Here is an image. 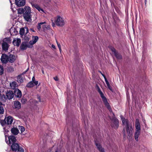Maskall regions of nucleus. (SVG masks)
<instances>
[{
  "mask_svg": "<svg viewBox=\"0 0 152 152\" xmlns=\"http://www.w3.org/2000/svg\"><path fill=\"white\" fill-rule=\"evenodd\" d=\"M25 29L24 28H21L20 31L19 33L20 35L23 36L24 35Z\"/></svg>",
  "mask_w": 152,
  "mask_h": 152,
  "instance_id": "obj_32",
  "label": "nucleus"
},
{
  "mask_svg": "<svg viewBox=\"0 0 152 152\" xmlns=\"http://www.w3.org/2000/svg\"><path fill=\"white\" fill-rule=\"evenodd\" d=\"M109 110V111H110V109H110V108H109V109H108Z\"/></svg>",
  "mask_w": 152,
  "mask_h": 152,
  "instance_id": "obj_61",
  "label": "nucleus"
},
{
  "mask_svg": "<svg viewBox=\"0 0 152 152\" xmlns=\"http://www.w3.org/2000/svg\"><path fill=\"white\" fill-rule=\"evenodd\" d=\"M18 129L21 131V133H23L25 130L24 127L22 126H19L18 127Z\"/></svg>",
  "mask_w": 152,
  "mask_h": 152,
  "instance_id": "obj_34",
  "label": "nucleus"
},
{
  "mask_svg": "<svg viewBox=\"0 0 152 152\" xmlns=\"http://www.w3.org/2000/svg\"><path fill=\"white\" fill-rule=\"evenodd\" d=\"M5 95L3 94L1 97V99L3 102H5L7 99L10 100L14 96L13 92L11 90H7L5 91Z\"/></svg>",
  "mask_w": 152,
  "mask_h": 152,
  "instance_id": "obj_1",
  "label": "nucleus"
},
{
  "mask_svg": "<svg viewBox=\"0 0 152 152\" xmlns=\"http://www.w3.org/2000/svg\"><path fill=\"white\" fill-rule=\"evenodd\" d=\"M1 125L3 126H4L5 125H7V124H5L3 122V121H1Z\"/></svg>",
  "mask_w": 152,
  "mask_h": 152,
  "instance_id": "obj_46",
  "label": "nucleus"
},
{
  "mask_svg": "<svg viewBox=\"0 0 152 152\" xmlns=\"http://www.w3.org/2000/svg\"><path fill=\"white\" fill-rule=\"evenodd\" d=\"M38 99H39V101H40V97H38Z\"/></svg>",
  "mask_w": 152,
  "mask_h": 152,
  "instance_id": "obj_60",
  "label": "nucleus"
},
{
  "mask_svg": "<svg viewBox=\"0 0 152 152\" xmlns=\"http://www.w3.org/2000/svg\"><path fill=\"white\" fill-rule=\"evenodd\" d=\"M14 107L18 109H20L21 107L20 103L18 101H15L14 103Z\"/></svg>",
  "mask_w": 152,
  "mask_h": 152,
  "instance_id": "obj_18",
  "label": "nucleus"
},
{
  "mask_svg": "<svg viewBox=\"0 0 152 152\" xmlns=\"http://www.w3.org/2000/svg\"><path fill=\"white\" fill-rule=\"evenodd\" d=\"M104 78L105 80V81L107 85L109 84V83L108 81L107 80V79L106 76L104 77Z\"/></svg>",
  "mask_w": 152,
  "mask_h": 152,
  "instance_id": "obj_44",
  "label": "nucleus"
},
{
  "mask_svg": "<svg viewBox=\"0 0 152 152\" xmlns=\"http://www.w3.org/2000/svg\"><path fill=\"white\" fill-rule=\"evenodd\" d=\"M123 134H125V131L124 128V129L123 131Z\"/></svg>",
  "mask_w": 152,
  "mask_h": 152,
  "instance_id": "obj_54",
  "label": "nucleus"
},
{
  "mask_svg": "<svg viewBox=\"0 0 152 152\" xmlns=\"http://www.w3.org/2000/svg\"><path fill=\"white\" fill-rule=\"evenodd\" d=\"M8 137L9 143L11 144V143H12V144L13 143H15L16 139L15 136L13 135H10V136Z\"/></svg>",
  "mask_w": 152,
  "mask_h": 152,
  "instance_id": "obj_15",
  "label": "nucleus"
},
{
  "mask_svg": "<svg viewBox=\"0 0 152 152\" xmlns=\"http://www.w3.org/2000/svg\"><path fill=\"white\" fill-rule=\"evenodd\" d=\"M11 132L12 134L16 135L18 134L19 131L17 128L14 127L11 129Z\"/></svg>",
  "mask_w": 152,
  "mask_h": 152,
  "instance_id": "obj_17",
  "label": "nucleus"
},
{
  "mask_svg": "<svg viewBox=\"0 0 152 152\" xmlns=\"http://www.w3.org/2000/svg\"><path fill=\"white\" fill-rule=\"evenodd\" d=\"M33 83L34 86H37L38 84V82L37 81H35L33 82Z\"/></svg>",
  "mask_w": 152,
  "mask_h": 152,
  "instance_id": "obj_42",
  "label": "nucleus"
},
{
  "mask_svg": "<svg viewBox=\"0 0 152 152\" xmlns=\"http://www.w3.org/2000/svg\"><path fill=\"white\" fill-rule=\"evenodd\" d=\"M2 105V102H0V114H2L4 113V108L1 105Z\"/></svg>",
  "mask_w": 152,
  "mask_h": 152,
  "instance_id": "obj_29",
  "label": "nucleus"
},
{
  "mask_svg": "<svg viewBox=\"0 0 152 152\" xmlns=\"http://www.w3.org/2000/svg\"><path fill=\"white\" fill-rule=\"evenodd\" d=\"M56 43H57V45H58V44H59V43H58V42H57V40H56Z\"/></svg>",
  "mask_w": 152,
  "mask_h": 152,
  "instance_id": "obj_58",
  "label": "nucleus"
},
{
  "mask_svg": "<svg viewBox=\"0 0 152 152\" xmlns=\"http://www.w3.org/2000/svg\"><path fill=\"white\" fill-rule=\"evenodd\" d=\"M42 27L44 31L45 32L48 30L50 29V27L49 26H47L46 25H43L42 26Z\"/></svg>",
  "mask_w": 152,
  "mask_h": 152,
  "instance_id": "obj_30",
  "label": "nucleus"
},
{
  "mask_svg": "<svg viewBox=\"0 0 152 152\" xmlns=\"http://www.w3.org/2000/svg\"><path fill=\"white\" fill-rule=\"evenodd\" d=\"M51 46H52V48H53L54 49H56L55 46L54 45H52Z\"/></svg>",
  "mask_w": 152,
  "mask_h": 152,
  "instance_id": "obj_52",
  "label": "nucleus"
},
{
  "mask_svg": "<svg viewBox=\"0 0 152 152\" xmlns=\"http://www.w3.org/2000/svg\"><path fill=\"white\" fill-rule=\"evenodd\" d=\"M57 45H58V46L59 49L60 51L61 52V46L60 44H58Z\"/></svg>",
  "mask_w": 152,
  "mask_h": 152,
  "instance_id": "obj_47",
  "label": "nucleus"
},
{
  "mask_svg": "<svg viewBox=\"0 0 152 152\" xmlns=\"http://www.w3.org/2000/svg\"><path fill=\"white\" fill-rule=\"evenodd\" d=\"M46 23V22H41L38 23L37 26V28L39 31H40L41 28V25Z\"/></svg>",
  "mask_w": 152,
  "mask_h": 152,
  "instance_id": "obj_26",
  "label": "nucleus"
},
{
  "mask_svg": "<svg viewBox=\"0 0 152 152\" xmlns=\"http://www.w3.org/2000/svg\"><path fill=\"white\" fill-rule=\"evenodd\" d=\"M107 86L108 87V88L111 91H112V89L109 83L108 84H107Z\"/></svg>",
  "mask_w": 152,
  "mask_h": 152,
  "instance_id": "obj_40",
  "label": "nucleus"
},
{
  "mask_svg": "<svg viewBox=\"0 0 152 152\" xmlns=\"http://www.w3.org/2000/svg\"><path fill=\"white\" fill-rule=\"evenodd\" d=\"M1 61L3 63H7L9 61V56L5 54H3L1 57Z\"/></svg>",
  "mask_w": 152,
  "mask_h": 152,
  "instance_id": "obj_10",
  "label": "nucleus"
},
{
  "mask_svg": "<svg viewBox=\"0 0 152 152\" xmlns=\"http://www.w3.org/2000/svg\"><path fill=\"white\" fill-rule=\"evenodd\" d=\"M96 145L97 146V148L99 151H100L102 149H103L104 148H102L101 145L99 143H96Z\"/></svg>",
  "mask_w": 152,
  "mask_h": 152,
  "instance_id": "obj_31",
  "label": "nucleus"
},
{
  "mask_svg": "<svg viewBox=\"0 0 152 152\" xmlns=\"http://www.w3.org/2000/svg\"><path fill=\"white\" fill-rule=\"evenodd\" d=\"M140 134V132L136 131L134 134V137L136 141H138V137Z\"/></svg>",
  "mask_w": 152,
  "mask_h": 152,
  "instance_id": "obj_24",
  "label": "nucleus"
},
{
  "mask_svg": "<svg viewBox=\"0 0 152 152\" xmlns=\"http://www.w3.org/2000/svg\"><path fill=\"white\" fill-rule=\"evenodd\" d=\"M110 49L111 51H112V52L114 54H115V53H116L117 52L116 50L113 47H111Z\"/></svg>",
  "mask_w": 152,
  "mask_h": 152,
  "instance_id": "obj_39",
  "label": "nucleus"
},
{
  "mask_svg": "<svg viewBox=\"0 0 152 152\" xmlns=\"http://www.w3.org/2000/svg\"><path fill=\"white\" fill-rule=\"evenodd\" d=\"M42 73H43V74H44V71L43 70H42Z\"/></svg>",
  "mask_w": 152,
  "mask_h": 152,
  "instance_id": "obj_59",
  "label": "nucleus"
},
{
  "mask_svg": "<svg viewBox=\"0 0 152 152\" xmlns=\"http://www.w3.org/2000/svg\"><path fill=\"white\" fill-rule=\"evenodd\" d=\"M30 46L28 45V42H23L20 46V49L22 50H26L27 48H30Z\"/></svg>",
  "mask_w": 152,
  "mask_h": 152,
  "instance_id": "obj_13",
  "label": "nucleus"
},
{
  "mask_svg": "<svg viewBox=\"0 0 152 152\" xmlns=\"http://www.w3.org/2000/svg\"><path fill=\"white\" fill-rule=\"evenodd\" d=\"M19 12L20 14L23 13L26 14L31 13V8L29 7L26 6L24 9H22L21 10L19 11Z\"/></svg>",
  "mask_w": 152,
  "mask_h": 152,
  "instance_id": "obj_8",
  "label": "nucleus"
},
{
  "mask_svg": "<svg viewBox=\"0 0 152 152\" xmlns=\"http://www.w3.org/2000/svg\"><path fill=\"white\" fill-rule=\"evenodd\" d=\"M123 134V137L124 138L126 137V135L125 134Z\"/></svg>",
  "mask_w": 152,
  "mask_h": 152,
  "instance_id": "obj_55",
  "label": "nucleus"
},
{
  "mask_svg": "<svg viewBox=\"0 0 152 152\" xmlns=\"http://www.w3.org/2000/svg\"><path fill=\"white\" fill-rule=\"evenodd\" d=\"M13 120L12 117L11 116H9L7 118H5L4 120L3 121V122L8 125L11 124L13 122Z\"/></svg>",
  "mask_w": 152,
  "mask_h": 152,
  "instance_id": "obj_9",
  "label": "nucleus"
},
{
  "mask_svg": "<svg viewBox=\"0 0 152 152\" xmlns=\"http://www.w3.org/2000/svg\"><path fill=\"white\" fill-rule=\"evenodd\" d=\"M4 73V69L3 67L0 66V75Z\"/></svg>",
  "mask_w": 152,
  "mask_h": 152,
  "instance_id": "obj_38",
  "label": "nucleus"
},
{
  "mask_svg": "<svg viewBox=\"0 0 152 152\" xmlns=\"http://www.w3.org/2000/svg\"><path fill=\"white\" fill-rule=\"evenodd\" d=\"M104 78L105 80V81L107 85L109 84V83L108 81L107 80V79L106 76L104 77Z\"/></svg>",
  "mask_w": 152,
  "mask_h": 152,
  "instance_id": "obj_43",
  "label": "nucleus"
},
{
  "mask_svg": "<svg viewBox=\"0 0 152 152\" xmlns=\"http://www.w3.org/2000/svg\"><path fill=\"white\" fill-rule=\"evenodd\" d=\"M16 4L18 7L23 6L25 4L24 0H15Z\"/></svg>",
  "mask_w": 152,
  "mask_h": 152,
  "instance_id": "obj_12",
  "label": "nucleus"
},
{
  "mask_svg": "<svg viewBox=\"0 0 152 152\" xmlns=\"http://www.w3.org/2000/svg\"><path fill=\"white\" fill-rule=\"evenodd\" d=\"M2 49L5 51H7L8 50L9 45L8 44L5 42H3L2 44Z\"/></svg>",
  "mask_w": 152,
  "mask_h": 152,
  "instance_id": "obj_19",
  "label": "nucleus"
},
{
  "mask_svg": "<svg viewBox=\"0 0 152 152\" xmlns=\"http://www.w3.org/2000/svg\"><path fill=\"white\" fill-rule=\"evenodd\" d=\"M125 128L128 134V138L130 139L132 136V131L133 130L132 126L131 125Z\"/></svg>",
  "mask_w": 152,
  "mask_h": 152,
  "instance_id": "obj_7",
  "label": "nucleus"
},
{
  "mask_svg": "<svg viewBox=\"0 0 152 152\" xmlns=\"http://www.w3.org/2000/svg\"><path fill=\"white\" fill-rule=\"evenodd\" d=\"M32 6L33 7H34L37 9L39 12L41 11L44 12L43 10L42 9L40 6L37 4H32Z\"/></svg>",
  "mask_w": 152,
  "mask_h": 152,
  "instance_id": "obj_23",
  "label": "nucleus"
},
{
  "mask_svg": "<svg viewBox=\"0 0 152 152\" xmlns=\"http://www.w3.org/2000/svg\"><path fill=\"white\" fill-rule=\"evenodd\" d=\"M14 96L15 95L16 97L20 98L22 96L21 91L18 88L15 89L14 92Z\"/></svg>",
  "mask_w": 152,
  "mask_h": 152,
  "instance_id": "obj_11",
  "label": "nucleus"
},
{
  "mask_svg": "<svg viewBox=\"0 0 152 152\" xmlns=\"http://www.w3.org/2000/svg\"><path fill=\"white\" fill-rule=\"evenodd\" d=\"M30 31L33 32H35V31L34 30V28H31L30 29Z\"/></svg>",
  "mask_w": 152,
  "mask_h": 152,
  "instance_id": "obj_49",
  "label": "nucleus"
},
{
  "mask_svg": "<svg viewBox=\"0 0 152 152\" xmlns=\"http://www.w3.org/2000/svg\"><path fill=\"white\" fill-rule=\"evenodd\" d=\"M54 80L56 81L58 80V78L57 76H56L53 78Z\"/></svg>",
  "mask_w": 152,
  "mask_h": 152,
  "instance_id": "obj_48",
  "label": "nucleus"
},
{
  "mask_svg": "<svg viewBox=\"0 0 152 152\" xmlns=\"http://www.w3.org/2000/svg\"><path fill=\"white\" fill-rule=\"evenodd\" d=\"M26 28V29L27 33L28 31V29L27 28Z\"/></svg>",
  "mask_w": 152,
  "mask_h": 152,
  "instance_id": "obj_57",
  "label": "nucleus"
},
{
  "mask_svg": "<svg viewBox=\"0 0 152 152\" xmlns=\"http://www.w3.org/2000/svg\"><path fill=\"white\" fill-rule=\"evenodd\" d=\"M21 75H19L17 78V81L19 83H22L23 82V78L22 77Z\"/></svg>",
  "mask_w": 152,
  "mask_h": 152,
  "instance_id": "obj_25",
  "label": "nucleus"
},
{
  "mask_svg": "<svg viewBox=\"0 0 152 152\" xmlns=\"http://www.w3.org/2000/svg\"><path fill=\"white\" fill-rule=\"evenodd\" d=\"M34 86L32 81H30L28 83L26 86V87L28 88H31L33 87Z\"/></svg>",
  "mask_w": 152,
  "mask_h": 152,
  "instance_id": "obj_27",
  "label": "nucleus"
},
{
  "mask_svg": "<svg viewBox=\"0 0 152 152\" xmlns=\"http://www.w3.org/2000/svg\"><path fill=\"white\" fill-rule=\"evenodd\" d=\"M23 16L25 20L28 22H30L31 20V13L28 14H23Z\"/></svg>",
  "mask_w": 152,
  "mask_h": 152,
  "instance_id": "obj_14",
  "label": "nucleus"
},
{
  "mask_svg": "<svg viewBox=\"0 0 152 152\" xmlns=\"http://www.w3.org/2000/svg\"><path fill=\"white\" fill-rule=\"evenodd\" d=\"M38 37L36 36L34 37V38H33V41L34 42V43H35L38 41Z\"/></svg>",
  "mask_w": 152,
  "mask_h": 152,
  "instance_id": "obj_36",
  "label": "nucleus"
},
{
  "mask_svg": "<svg viewBox=\"0 0 152 152\" xmlns=\"http://www.w3.org/2000/svg\"><path fill=\"white\" fill-rule=\"evenodd\" d=\"M119 122L118 119L115 118H114L112 120V123L111 124V126L115 129H117L119 126Z\"/></svg>",
  "mask_w": 152,
  "mask_h": 152,
  "instance_id": "obj_6",
  "label": "nucleus"
},
{
  "mask_svg": "<svg viewBox=\"0 0 152 152\" xmlns=\"http://www.w3.org/2000/svg\"><path fill=\"white\" fill-rule=\"evenodd\" d=\"M13 30V32H14V34H13V33H12V31L13 30V29H10V33L11 34V35H14L16 34L18 32L17 31L16 29L14 28Z\"/></svg>",
  "mask_w": 152,
  "mask_h": 152,
  "instance_id": "obj_33",
  "label": "nucleus"
},
{
  "mask_svg": "<svg viewBox=\"0 0 152 152\" xmlns=\"http://www.w3.org/2000/svg\"><path fill=\"white\" fill-rule=\"evenodd\" d=\"M120 117L122 121L123 125L125 126V128L132 125L129 122L128 120L125 118L122 115H121Z\"/></svg>",
  "mask_w": 152,
  "mask_h": 152,
  "instance_id": "obj_5",
  "label": "nucleus"
},
{
  "mask_svg": "<svg viewBox=\"0 0 152 152\" xmlns=\"http://www.w3.org/2000/svg\"><path fill=\"white\" fill-rule=\"evenodd\" d=\"M4 135L5 137V138H6V137L8 135H7L6 134L8 132H9L8 130L6 129L5 127H4Z\"/></svg>",
  "mask_w": 152,
  "mask_h": 152,
  "instance_id": "obj_35",
  "label": "nucleus"
},
{
  "mask_svg": "<svg viewBox=\"0 0 152 152\" xmlns=\"http://www.w3.org/2000/svg\"><path fill=\"white\" fill-rule=\"evenodd\" d=\"M35 78L34 76H33L32 78V81H32L33 82L34 81H35Z\"/></svg>",
  "mask_w": 152,
  "mask_h": 152,
  "instance_id": "obj_50",
  "label": "nucleus"
},
{
  "mask_svg": "<svg viewBox=\"0 0 152 152\" xmlns=\"http://www.w3.org/2000/svg\"><path fill=\"white\" fill-rule=\"evenodd\" d=\"M8 70L10 72H11L14 71V69L12 67H10L8 68Z\"/></svg>",
  "mask_w": 152,
  "mask_h": 152,
  "instance_id": "obj_41",
  "label": "nucleus"
},
{
  "mask_svg": "<svg viewBox=\"0 0 152 152\" xmlns=\"http://www.w3.org/2000/svg\"><path fill=\"white\" fill-rule=\"evenodd\" d=\"M21 42V40L19 39H17L16 40H14L13 42V43L15 46H18Z\"/></svg>",
  "mask_w": 152,
  "mask_h": 152,
  "instance_id": "obj_22",
  "label": "nucleus"
},
{
  "mask_svg": "<svg viewBox=\"0 0 152 152\" xmlns=\"http://www.w3.org/2000/svg\"><path fill=\"white\" fill-rule=\"evenodd\" d=\"M114 54L117 59H122V57L121 55L118 53V52H117Z\"/></svg>",
  "mask_w": 152,
  "mask_h": 152,
  "instance_id": "obj_28",
  "label": "nucleus"
},
{
  "mask_svg": "<svg viewBox=\"0 0 152 152\" xmlns=\"http://www.w3.org/2000/svg\"><path fill=\"white\" fill-rule=\"evenodd\" d=\"M135 126L136 128V131L140 132V126L139 120L138 119H136V120Z\"/></svg>",
  "mask_w": 152,
  "mask_h": 152,
  "instance_id": "obj_16",
  "label": "nucleus"
},
{
  "mask_svg": "<svg viewBox=\"0 0 152 152\" xmlns=\"http://www.w3.org/2000/svg\"><path fill=\"white\" fill-rule=\"evenodd\" d=\"M55 22L58 26H61L64 24V22L63 19L59 16L57 17V19H55Z\"/></svg>",
  "mask_w": 152,
  "mask_h": 152,
  "instance_id": "obj_4",
  "label": "nucleus"
},
{
  "mask_svg": "<svg viewBox=\"0 0 152 152\" xmlns=\"http://www.w3.org/2000/svg\"><path fill=\"white\" fill-rule=\"evenodd\" d=\"M18 86V84L15 81H13L11 83H10V86L11 88L15 90L16 87Z\"/></svg>",
  "mask_w": 152,
  "mask_h": 152,
  "instance_id": "obj_21",
  "label": "nucleus"
},
{
  "mask_svg": "<svg viewBox=\"0 0 152 152\" xmlns=\"http://www.w3.org/2000/svg\"><path fill=\"white\" fill-rule=\"evenodd\" d=\"M104 78L105 80V81L107 85L109 84V83L108 81L107 80V79L106 76L104 77Z\"/></svg>",
  "mask_w": 152,
  "mask_h": 152,
  "instance_id": "obj_45",
  "label": "nucleus"
},
{
  "mask_svg": "<svg viewBox=\"0 0 152 152\" xmlns=\"http://www.w3.org/2000/svg\"><path fill=\"white\" fill-rule=\"evenodd\" d=\"M55 152H57V151H56Z\"/></svg>",
  "mask_w": 152,
  "mask_h": 152,
  "instance_id": "obj_62",
  "label": "nucleus"
},
{
  "mask_svg": "<svg viewBox=\"0 0 152 152\" xmlns=\"http://www.w3.org/2000/svg\"><path fill=\"white\" fill-rule=\"evenodd\" d=\"M35 43H34V42L33 40L30 41L28 43V45L30 46V48H31L32 47L33 45Z\"/></svg>",
  "mask_w": 152,
  "mask_h": 152,
  "instance_id": "obj_37",
  "label": "nucleus"
},
{
  "mask_svg": "<svg viewBox=\"0 0 152 152\" xmlns=\"http://www.w3.org/2000/svg\"><path fill=\"white\" fill-rule=\"evenodd\" d=\"M11 148L12 151L16 152H24V149L17 143H12Z\"/></svg>",
  "mask_w": 152,
  "mask_h": 152,
  "instance_id": "obj_3",
  "label": "nucleus"
},
{
  "mask_svg": "<svg viewBox=\"0 0 152 152\" xmlns=\"http://www.w3.org/2000/svg\"><path fill=\"white\" fill-rule=\"evenodd\" d=\"M99 72L104 77H105V75L103 74L100 71H99Z\"/></svg>",
  "mask_w": 152,
  "mask_h": 152,
  "instance_id": "obj_51",
  "label": "nucleus"
},
{
  "mask_svg": "<svg viewBox=\"0 0 152 152\" xmlns=\"http://www.w3.org/2000/svg\"><path fill=\"white\" fill-rule=\"evenodd\" d=\"M52 26L53 27H54L55 26V24L53 23Z\"/></svg>",
  "mask_w": 152,
  "mask_h": 152,
  "instance_id": "obj_56",
  "label": "nucleus"
},
{
  "mask_svg": "<svg viewBox=\"0 0 152 152\" xmlns=\"http://www.w3.org/2000/svg\"><path fill=\"white\" fill-rule=\"evenodd\" d=\"M100 152H105L104 149L103 148V149H102L101 150L99 151Z\"/></svg>",
  "mask_w": 152,
  "mask_h": 152,
  "instance_id": "obj_53",
  "label": "nucleus"
},
{
  "mask_svg": "<svg viewBox=\"0 0 152 152\" xmlns=\"http://www.w3.org/2000/svg\"><path fill=\"white\" fill-rule=\"evenodd\" d=\"M15 57L14 55L10 54L9 56V61L11 63H13L15 60Z\"/></svg>",
  "mask_w": 152,
  "mask_h": 152,
  "instance_id": "obj_20",
  "label": "nucleus"
},
{
  "mask_svg": "<svg viewBox=\"0 0 152 152\" xmlns=\"http://www.w3.org/2000/svg\"><path fill=\"white\" fill-rule=\"evenodd\" d=\"M97 91L100 94V96L105 106L108 109L110 108V104L107 102L106 97L104 96L103 94L99 87H98L97 88Z\"/></svg>",
  "mask_w": 152,
  "mask_h": 152,
  "instance_id": "obj_2",
  "label": "nucleus"
}]
</instances>
